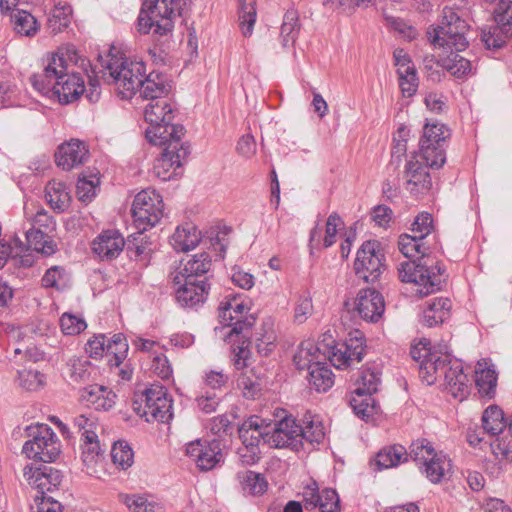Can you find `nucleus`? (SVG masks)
<instances>
[{"label": "nucleus", "mask_w": 512, "mask_h": 512, "mask_svg": "<svg viewBox=\"0 0 512 512\" xmlns=\"http://www.w3.org/2000/svg\"><path fill=\"white\" fill-rule=\"evenodd\" d=\"M398 276L402 282L412 283L418 288L416 293L423 297L430 295L441 288V275L431 272L424 264H418L415 261L407 260L399 264Z\"/></svg>", "instance_id": "obj_11"}, {"label": "nucleus", "mask_w": 512, "mask_h": 512, "mask_svg": "<svg viewBox=\"0 0 512 512\" xmlns=\"http://www.w3.org/2000/svg\"><path fill=\"white\" fill-rule=\"evenodd\" d=\"M432 458L421 467V471L432 483L436 484L450 474L452 465L451 460L442 452L436 453Z\"/></svg>", "instance_id": "obj_31"}, {"label": "nucleus", "mask_w": 512, "mask_h": 512, "mask_svg": "<svg viewBox=\"0 0 512 512\" xmlns=\"http://www.w3.org/2000/svg\"><path fill=\"white\" fill-rule=\"evenodd\" d=\"M18 383L26 390H36L43 384V375L36 370H22L18 372Z\"/></svg>", "instance_id": "obj_60"}, {"label": "nucleus", "mask_w": 512, "mask_h": 512, "mask_svg": "<svg viewBox=\"0 0 512 512\" xmlns=\"http://www.w3.org/2000/svg\"><path fill=\"white\" fill-rule=\"evenodd\" d=\"M300 437L301 446L303 445V441L310 444H319L323 441L325 437V429L317 416H312L309 420L305 421V425L301 426Z\"/></svg>", "instance_id": "obj_46"}, {"label": "nucleus", "mask_w": 512, "mask_h": 512, "mask_svg": "<svg viewBox=\"0 0 512 512\" xmlns=\"http://www.w3.org/2000/svg\"><path fill=\"white\" fill-rule=\"evenodd\" d=\"M419 370L421 379L427 385L443 378L445 389L454 398L462 401L468 394V377L463 372L462 364L458 361L452 362L448 355L430 354L421 361Z\"/></svg>", "instance_id": "obj_2"}, {"label": "nucleus", "mask_w": 512, "mask_h": 512, "mask_svg": "<svg viewBox=\"0 0 512 512\" xmlns=\"http://www.w3.org/2000/svg\"><path fill=\"white\" fill-rule=\"evenodd\" d=\"M176 290V299L184 307H194L203 303L208 294L209 287L204 280L194 281L182 279Z\"/></svg>", "instance_id": "obj_25"}, {"label": "nucleus", "mask_w": 512, "mask_h": 512, "mask_svg": "<svg viewBox=\"0 0 512 512\" xmlns=\"http://www.w3.org/2000/svg\"><path fill=\"white\" fill-rule=\"evenodd\" d=\"M98 183L99 179L96 177H93L91 180H87L85 177L80 178L76 186L79 200H91L95 195V188Z\"/></svg>", "instance_id": "obj_64"}, {"label": "nucleus", "mask_w": 512, "mask_h": 512, "mask_svg": "<svg viewBox=\"0 0 512 512\" xmlns=\"http://www.w3.org/2000/svg\"><path fill=\"white\" fill-rule=\"evenodd\" d=\"M268 438L266 442L274 448H291L299 450L301 448V425L292 417H285L275 423H269Z\"/></svg>", "instance_id": "obj_16"}, {"label": "nucleus", "mask_w": 512, "mask_h": 512, "mask_svg": "<svg viewBox=\"0 0 512 512\" xmlns=\"http://www.w3.org/2000/svg\"><path fill=\"white\" fill-rule=\"evenodd\" d=\"M242 486L249 494L261 495L267 490L268 483L262 474L247 471L242 477Z\"/></svg>", "instance_id": "obj_52"}, {"label": "nucleus", "mask_w": 512, "mask_h": 512, "mask_svg": "<svg viewBox=\"0 0 512 512\" xmlns=\"http://www.w3.org/2000/svg\"><path fill=\"white\" fill-rule=\"evenodd\" d=\"M374 393L356 391L354 389L350 397V405L353 411L362 418H368L376 412V402L372 397Z\"/></svg>", "instance_id": "obj_39"}, {"label": "nucleus", "mask_w": 512, "mask_h": 512, "mask_svg": "<svg viewBox=\"0 0 512 512\" xmlns=\"http://www.w3.org/2000/svg\"><path fill=\"white\" fill-rule=\"evenodd\" d=\"M60 326L64 334L76 335L86 329L84 319L70 313H64L60 319Z\"/></svg>", "instance_id": "obj_59"}, {"label": "nucleus", "mask_w": 512, "mask_h": 512, "mask_svg": "<svg viewBox=\"0 0 512 512\" xmlns=\"http://www.w3.org/2000/svg\"><path fill=\"white\" fill-rule=\"evenodd\" d=\"M441 67L449 71L453 76L460 78L468 75L472 72V64L471 62L460 56L457 53L451 52L450 55L441 58L437 61Z\"/></svg>", "instance_id": "obj_42"}, {"label": "nucleus", "mask_w": 512, "mask_h": 512, "mask_svg": "<svg viewBox=\"0 0 512 512\" xmlns=\"http://www.w3.org/2000/svg\"><path fill=\"white\" fill-rule=\"evenodd\" d=\"M111 457L115 465L125 470L133 464L134 454L127 443L117 442L111 449Z\"/></svg>", "instance_id": "obj_53"}, {"label": "nucleus", "mask_w": 512, "mask_h": 512, "mask_svg": "<svg viewBox=\"0 0 512 512\" xmlns=\"http://www.w3.org/2000/svg\"><path fill=\"white\" fill-rule=\"evenodd\" d=\"M248 307L236 298L221 302L219 307V322L223 325L222 329L229 328L224 335L225 340H232V337L248 338L251 327L255 319L247 316Z\"/></svg>", "instance_id": "obj_10"}, {"label": "nucleus", "mask_w": 512, "mask_h": 512, "mask_svg": "<svg viewBox=\"0 0 512 512\" xmlns=\"http://www.w3.org/2000/svg\"><path fill=\"white\" fill-rule=\"evenodd\" d=\"M468 25L465 20L450 7L442 11L440 23L436 27L427 30V36L431 44L446 50L464 51L468 47L466 33Z\"/></svg>", "instance_id": "obj_6"}, {"label": "nucleus", "mask_w": 512, "mask_h": 512, "mask_svg": "<svg viewBox=\"0 0 512 512\" xmlns=\"http://www.w3.org/2000/svg\"><path fill=\"white\" fill-rule=\"evenodd\" d=\"M321 349L313 341H303L294 355L293 361L297 369L304 370L314 366L320 361Z\"/></svg>", "instance_id": "obj_37"}, {"label": "nucleus", "mask_w": 512, "mask_h": 512, "mask_svg": "<svg viewBox=\"0 0 512 512\" xmlns=\"http://www.w3.org/2000/svg\"><path fill=\"white\" fill-rule=\"evenodd\" d=\"M76 55L73 47L59 49L49 59L41 73L31 78L32 86L42 94L53 93L61 104H69L78 99L84 92V80L79 73L68 72L65 56L70 61Z\"/></svg>", "instance_id": "obj_1"}, {"label": "nucleus", "mask_w": 512, "mask_h": 512, "mask_svg": "<svg viewBox=\"0 0 512 512\" xmlns=\"http://www.w3.org/2000/svg\"><path fill=\"white\" fill-rule=\"evenodd\" d=\"M383 254L376 241H367L357 252L354 262L356 275L365 282H375L384 270Z\"/></svg>", "instance_id": "obj_12"}, {"label": "nucleus", "mask_w": 512, "mask_h": 512, "mask_svg": "<svg viewBox=\"0 0 512 512\" xmlns=\"http://www.w3.org/2000/svg\"><path fill=\"white\" fill-rule=\"evenodd\" d=\"M212 266V261L207 253L193 256L184 265L183 269L173 275V282L181 284L182 279L193 280L194 277L207 273Z\"/></svg>", "instance_id": "obj_28"}, {"label": "nucleus", "mask_w": 512, "mask_h": 512, "mask_svg": "<svg viewBox=\"0 0 512 512\" xmlns=\"http://www.w3.org/2000/svg\"><path fill=\"white\" fill-rule=\"evenodd\" d=\"M89 156L87 145L78 139L62 143L55 153L57 166L63 170H71L83 164Z\"/></svg>", "instance_id": "obj_20"}, {"label": "nucleus", "mask_w": 512, "mask_h": 512, "mask_svg": "<svg viewBox=\"0 0 512 512\" xmlns=\"http://www.w3.org/2000/svg\"><path fill=\"white\" fill-rule=\"evenodd\" d=\"M25 252L33 249L45 255H52L56 251V243L48 233L41 229H29L26 233Z\"/></svg>", "instance_id": "obj_33"}, {"label": "nucleus", "mask_w": 512, "mask_h": 512, "mask_svg": "<svg viewBox=\"0 0 512 512\" xmlns=\"http://www.w3.org/2000/svg\"><path fill=\"white\" fill-rule=\"evenodd\" d=\"M125 240L117 230L102 232L92 243V249L101 259L116 258L123 250Z\"/></svg>", "instance_id": "obj_23"}, {"label": "nucleus", "mask_w": 512, "mask_h": 512, "mask_svg": "<svg viewBox=\"0 0 512 512\" xmlns=\"http://www.w3.org/2000/svg\"><path fill=\"white\" fill-rule=\"evenodd\" d=\"M104 79L113 85L122 99H131L139 89L145 75L144 64L123 56L109 55L103 65Z\"/></svg>", "instance_id": "obj_4"}, {"label": "nucleus", "mask_w": 512, "mask_h": 512, "mask_svg": "<svg viewBox=\"0 0 512 512\" xmlns=\"http://www.w3.org/2000/svg\"><path fill=\"white\" fill-rule=\"evenodd\" d=\"M127 352L128 343L123 334H115L107 340L106 354L113 357L109 360L111 365L119 366L125 359Z\"/></svg>", "instance_id": "obj_48"}, {"label": "nucleus", "mask_w": 512, "mask_h": 512, "mask_svg": "<svg viewBox=\"0 0 512 512\" xmlns=\"http://www.w3.org/2000/svg\"><path fill=\"white\" fill-rule=\"evenodd\" d=\"M398 247L400 252L407 258L417 256H425L429 251V246L426 245L423 239H418L413 234H404L399 237Z\"/></svg>", "instance_id": "obj_41"}, {"label": "nucleus", "mask_w": 512, "mask_h": 512, "mask_svg": "<svg viewBox=\"0 0 512 512\" xmlns=\"http://www.w3.org/2000/svg\"><path fill=\"white\" fill-rule=\"evenodd\" d=\"M144 117L150 124L146 129V138L153 145H162L168 139L183 138L185 135L182 125L172 124L174 110L168 98H160L147 104Z\"/></svg>", "instance_id": "obj_5"}, {"label": "nucleus", "mask_w": 512, "mask_h": 512, "mask_svg": "<svg viewBox=\"0 0 512 512\" xmlns=\"http://www.w3.org/2000/svg\"><path fill=\"white\" fill-rule=\"evenodd\" d=\"M163 152L155 161L153 171L161 180L165 181L171 178L172 171L181 167L183 161L186 160L190 151L189 147L182 141V138L168 139L163 143Z\"/></svg>", "instance_id": "obj_13"}, {"label": "nucleus", "mask_w": 512, "mask_h": 512, "mask_svg": "<svg viewBox=\"0 0 512 512\" xmlns=\"http://www.w3.org/2000/svg\"><path fill=\"white\" fill-rule=\"evenodd\" d=\"M317 507L321 512H340V498L336 490L331 488L322 490Z\"/></svg>", "instance_id": "obj_56"}, {"label": "nucleus", "mask_w": 512, "mask_h": 512, "mask_svg": "<svg viewBox=\"0 0 512 512\" xmlns=\"http://www.w3.org/2000/svg\"><path fill=\"white\" fill-rule=\"evenodd\" d=\"M186 454L202 471H209L223 462L221 443L218 440H195L186 447Z\"/></svg>", "instance_id": "obj_17"}, {"label": "nucleus", "mask_w": 512, "mask_h": 512, "mask_svg": "<svg viewBox=\"0 0 512 512\" xmlns=\"http://www.w3.org/2000/svg\"><path fill=\"white\" fill-rule=\"evenodd\" d=\"M482 427L485 433L490 436H497L506 427L504 413L497 405H490L482 414Z\"/></svg>", "instance_id": "obj_38"}, {"label": "nucleus", "mask_w": 512, "mask_h": 512, "mask_svg": "<svg viewBox=\"0 0 512 512\" xmlns=\"http://www.w3.org/2000/svg\"><path fill=\"white\" fill-rule=\"evenodd\" d=\"M119 498L132 512H163V506L151 496L120 494Z\"/></svg>", "instance_id": "obj_36"}, {"label": "nucleus", "mask_w": 512, "mask_h": 512, "mask_svg": "<svg viewBox=\"0 0 512 512\" xmlns=\"http://www.w3.org/2000/svg\"><path fill=\"white\" fill-rule=\"evenodd\" d=\"M256 16L255 0H239V21L243 36L249 37L252 35Z\"/></svg>", "instance_id": "obj_45"}, {"label": "nucleus", "mask_w": 512, "mask_h": 512, "mask_svg": "<svg viewBox=\"0 0 512 512\" xmlns=\"http://www.w3.org/2000/svg\"><path fill=\"white\" fill-rule=\"evenodd\" d=\"M31 224L34 229H41L46 233L55 229L56 223L51 215L44 209L38 210L31 218Z\"/></svg>", "instance_id": "obj_63"}, {"label": "nucleus", "mask_w": 512, "mask_h": 512, "mask_svg": "<svg viewBox=\"0 0 512 512\" xmlns=\"http://www.w3.org/2000/svg\"><path fill=\"white\" fill-rule=\"evenodd\" d=\"M433 230L432 215L427 212L420 213L412 223L411 232L418 239H425Z\"/></svg>", "instance_id": "obj_57"}, {"label": "nucleus", "mask_w": 512, "mask_h": 512, "mask_svg": "<svg viewBox=\"0 0 512 512\" xmlns=\"http://www.w3.org/2000/svg\"><path fill=\"white\" fill-rule=\"evenodd\" d=\"M299 16L296 10H288L283 17L280 28V38L283 47H289L295 43L299 33Z\"/></svg>", "instance_id": "obj_40"}, {"label": "nucleus", "mask_w": 512, "mask_h": 512, "mask_svg": "<svg viewBox=\"0 0 512 512\" xmlns=\"http://www.w3.org/2000/svg\"><path fill=\"white\" fill-rule=\"evenodd\" d=\"M82 458L83 462L88 466H92L97 463L98 459L101 458V448L98 441L96 432H90L86 438L82 439Z\"/></svg>", "instance_id": "obj_50"}, {"label": "nucleus", "mask_w": 512, "mask_h": 512, "mask_svg": "<svg viewBox=\"0 0 512 512\" xmlns=\"http://www.w3.org/2000/svg\"><path fill=\"white\" fill-rule=\"evenodd\" d=\"M27 440L22 447V453L36 461L54 462L60 454V442L53 429L46 424H36L28 427Z\"/></svg>", "instance_id": "obj_7"}, {"label": "nucleus", "mask_w": 512, "mask_h": 512, "mask_svg": "<svg viewBox=\"0 0 512 512\" xmlns=\"http://www.w3.org/2000/svg\"><path fill=\"white\" fill-rule=\"evenodd\" d=\"M452 303L449 298H434L423 312V323L433 327L444 322L450 315Z\"/></svg>", "instance_id": "obj_30"}, {"label": "nucleus", "mask_w": 512, "mask_h": 512, "mask_svg": "<svg viewBox=\"0 0 512 512\" xmlns=\"http://www.w3.org/2000/svg\"><path fill=\"white\" fill-rule=\"evenodd\" d=\"M495 5L493 15L495 25L484 27L481 40L486 48H500L512 36V0H484Z\"/></svg>", "instance_id": "obj_9"}, {"label": "nucleus", "mask_w": 512, "mask_h": 512, "mask_svg": "<svg viewBox=\"0 0 512 512\" xmlns=\"http://www.w3.org/2000/svg\"><path fill=\"white\" fill-rule=\"evenodd\" d=\"M71 8L69 6L55 7L48 19V26L53 33L61 32L68 27L71 18Z\"/></svg>", "instance_id": "obj_54"}, {"label": "nucleus", "mask_w": 512, "mask_h": 512, "mask_svg": "<svg viewBox=\"0 0 512 512\" xmlns=\"http://www.w3.org/2000/svg\"><path fill=\"white\" fill-rule=\"evenodd\" d=\"M380 385V371L376 366H367L359 372L355 382L356 391L376 393Z\"/></svg>", "instance_id": "obj_44"}, {"label": "nucleus", "mask_w": 512, "mask_h": 512, "mask_svg": "<svg viewBox=\"0 0 512 512\" xmlns=\"http://www.w3.org/2000/svg\"><path fill=\"white\" fill-rule=\"evenodd\" d=\"M33 512H63L62 505L50 496H34Z\"/></svg>", "instance_id": "obj_61"}, {"label": "nucleus", "mask_w": 512, "mask_h": 512, "mask_svg": "<svg viewBox=\"0 0 512 512\" xmlns=\"http://www.w3.org/2000/svg\"><path fill=\"white\" fill-rule=\"evenodd\" d=\"M408 460V453L402 445H392L381 449L375 457V465L379 469L396 467Z\"/></svg>", "instance_id": "obj_34"}, {"label": "nucleus", "mask_w": 512, "mask_h": 512, "mask_svg": "<svg viewBox=\"0 0 512 512\" xmlns=\"http://www.w3.org/2000/svg\"><path fill=\"white\" fill-rule=\"evenodd\" d=\"M268 428H270V424L258 416H251L239 428V437L242 443L253 455L257 454L260 442L267 444Z\"/></svg>", "instance_id": "obj_21"}, {"label": "nucleus", "mask_w": 512, "mask_h": 512, "mask_svg": "<svg viewBox=\"0 0 512 512\" xmlns=\"http://www.w3.org/2000/svg\"><path fill=\"white\" fill-rule=\"evenodd\" d=\"M449 130L443 124L427 123L423 129V136L419 142V151L426 158L428 155L433 157L430 166L432 169L442 167L446 161L445 150L442 142L449 137Z\"/></svg>", "instance_id": "obj_15"}, {"label": "nucleus", "mask_w": 512, "mask_h": 512, "mask_svg": "<svg viewBox=\"0 0 512 512\" xmlns=\"http://www.w3.org/2000/svg\"><path fill=\"white\" fill-rule=\"evenodd\" d=\"M433 157L427 156L424 158L422 152H414L410 155L404 167V172H413V174H430L429 168L432 163Z\"/></svg>", "instance_id": "obj_55"}, {"label": "nucleus", "mask_w": 512, "mask_h": 512, "mask_svg": "<svg viewBox=\"0 0 512 512\" xmlns=\"http://www.w3.org/2000/svg\"><path fill=\"white\" fill-rule=\"evenodd\" d=\"M14 29L17 33L30 36L37 32L38 26L35 17L25 10H16L11 15Z\"/></svg>", "instance_id": "obj_49"}, {"label": "nucleus", "mask_w": 512, "mask_h": 512, "mask_svg": "<svg viewBox=\"0 0 512 512\" xmlns=\"http://www.w3.org/2000/svg\"><path fill=\"white\" fill-rule=\"evenodd\" d=\"M356 336L350 338L347 342L341 344L331 352L329 359L331 363L338 369L351 366L354 362L358 363L362 360L365 353V345L363 335L356 331Z\"/></svg>", "instance_id": "obj_19"}, {"label": "nucleus", "mask_w": 512, "mask_h": 512, "mask_svg": "<svg viewBox=\"0 0 512 512\" xmlns=\"http://www.w3.org/2000/svg\"><path fill=\"white\" fill-rule=\"evenodd\" d=\"M25 252L24 242L19 237H14L10 244L0 245V269L4 267L6 261L10 258L17 259L19 253Z\"/></svg>", "instance_id": "obj_58"}, {"label": "nucleus", "mask_w": 512, "mask_h": 512, "mask_svg": "<svg viewBox=\"0 0 512 512\" xmlns=\"http://www.w3.org/2000/svg\"><path fill=\"white\" fill-rule=\"evenodd\" d=\"M186 4L187 0H144L137 20L138 31L159 37L172 33L174 21Z\"/></svg>", "instance_id": "obj_3"}, {"label": "nucleus", "mask_w": 512, "mask_h": 512, "mask_svg": "<svg viewBox=\"0 0 512 512\" xmlns=\"http://www.w3.org/2000/svg\"><path fill=\"white\" fill-rule=\"evenodd\" d=\"M81 399L98 411H109L115 405L116 394L102 385H90L83 389Z\"/></svg>", "instance_id": "obj_26"}, {"label": "nucleus", "mask_w": 512, "mask_h": 512, "mask_svg": "<svg viewBox=\"0 0 512 512\" xmlns=\"http://www.w3.org/2000/svg\"><path fill=\"white\" fill-rule=\"evenodd\" d=\"M138 91L143 99L155 102L167 98L170 86L163 75L150 73L145 79L142 78Z\"/></svg>", "instance_id": "obj_27"}, {"label": "nucleus", "mask_w": 512, "mask_h": 512, "mask_svg": "<svg viewBox=\"0 0 512 512\" xmlns=\"http://www.w3.org/2000/svg\"><path fill=\"white\" fill-rule=\"evenodd\" d=\"M68 375L74 383H86L90 381L93 368L87 359L73 358L68 362Z\"/></svg>", "instance_id": "obj_47"}, {"label": "nucleus", "mask_w": 512, "mask_h": 512, "mask_svg": "<svg viewBox=\"0 0 512 512\" xmlns=\"http://www.w3.org/2000/svg\"><path fill=\"white\" fill-rule=\"evenodd\" d=\"M436 453L437 452L429 441L426 439H419L411 444L408 456L422 467L427 461H429V459H433L432 457Z\"/></svg>", "instance_id": "obj_51"}, {"label": "nucleus", "mask_w": 512, "mask_h": 512, "mask_svg": "<svg viewBox=\"0 0 512 512\" xmlns=\"http://www.w3.org/2000/svg\"><path fill=\"white\" fill-rule=\"evenodd\" d=\"M144 408L138 413L145 417L147 422H167L172 418V400L168 398L166 390L160 385H152L142 394Z\"/></svg>", "instance_id": "obj_14"}, {"label": "nucleus", "mask_w": 512, "mask_h": 512, "mask_svg": "<svg viewBox=\"0 0 512 512\" xmlns=\"http://www.w3.org/2000/svg\"><path fill=\"white\" fill-rule=\"evenodd\" d=\"M132 215L139 235L153 228L164 216L162 196L154 189L142 190L134 198Z\"/></svg>", "instance_id": "obj_8"}, {"label": "nucleus", "mask_w": 512, "mask_h": 512, "mask_svg": "<svg viewBox=\"0 0 512 512\" xmlns=\"http://www.w3.org/2000/svg\"><path fill=\"white\" fill-rule=\"evenodd\" d=\"M25 481L37 491L36 495L46 496V492L57 488L62 480L60 472L49 466L28 464L23 468Z\"/></svg>", "instance_id": "obj_18"}, {"label": "nucleus", "mask_w": 512, "mask_h": 512, "mask_svg": "<svg viewBox=\"0 0 512 512\" xmlns=\"http://www.w3.org/2000/svg\"><path fill=\"white\" fill-rule=\"evenodd\" d=\"M355 306L359 315L369 322H377L385 310L384 298L375 289L360 290Z\"/></svg>", "instance_id": "obj_22"}, {"label": "nucleus", "mask_w": 512, "mask_h": 512, "mask_svg": "<svg viewBox=\"0 0 512 512\" xmlns=\"http://www.w3.org/2000/svg\"><path fill=\"white\" fill-rule=\"evenodd\" d=\"M45 197L48 204L56 212L65 211L71 200L66 185L56 180H52L46 185Z\"/></svg>", "instance_id": "obj_32"}, {"label": "nucleus", "mask_w": 512, "mask_h": 512, "mask_svg": "<svg viewBox=\"0 0 512 512\" xmlns=\"http://www.w3.org/2000/svg\"><path fill=\"white\" fill-rule=\"evenodd\" d=\"M308 380L317 392H326L334 385V374L326 363L317 361L310 368Z\"/></svg>", "instance_id": "obj_35"}, {"label": "nucleus", "mask_w": 512, "mask_h": 512, "mask_svg": "<svg viewBox=\"0 0 512 512\" xmlns=\"http://www.w3.org/2000/svg\"><path fill=\"white\" fill-rule=\"evenodd\" d=\"M497 379L498 375L493 364L486 359L477 362L475 366V384L482 398L490 400L495 397Z\"/></svg>", "instance_id": "obj_24"}, {"label": "nucleus", "mask_w": 512, "mask_h": 512, "mask_svg": "<svg viewBox=\"0 0 512 512\" xmlns=\"http://www.w3.org/2000/svg\"><path fill=\"white\" fill-rule=\"evenodd\" d=\"M405 180V189L414 196L427 194L432 187L430 174H413V172H403Z\"/></svg>", "instance_id": "obj_43"}, {"label": "nucleus", "mask_w": 512, "mask_h": 512, "mask_svg": "<svg viewBox=\"0 0 512 512\" xmlns=\"http://www.w3.org/2000/svg\"><path fill=\"white\" fill-rule=\"evenodd\" d=\"M342 224L340 217L336 213L329 215L325 225V236L323 246L325 248L332 246L336 242L338 227Z\"/></svg>", "instance_id": "obj_62"}, {"label": "nucleus", "mask_w": 512, "mask_h": 512, "mask_svg": "<svg viewBox=\"0 0 512 512\" xmlns=\"http://www.w3.org/2000/svg\"><path fill=\"white\" fill-rule=\"evenodd\" d=\"M200 232L191 224L186 223L177 227L176 231L170 238V244L179 252H188L194 249L200 242Z\"/></svg>", "instance_id": "obj_29"}]
</instances>
